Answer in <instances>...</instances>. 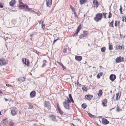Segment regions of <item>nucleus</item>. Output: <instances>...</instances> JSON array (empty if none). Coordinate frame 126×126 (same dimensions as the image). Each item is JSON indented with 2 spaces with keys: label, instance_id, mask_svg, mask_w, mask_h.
<instances>
[{
  "label": "nucleus",
  "instance_id": "nucleus-32",
  "mask_svg": "<svg viewBox=\"0 0 126 126\" xmlns=\"http://www.w3.org/2000/svg\"><path fill=\"white\" fill-rule=\"evenodd\" d=\"M82 107L84 109H85L86 107V105L84 103L82 105Z\"/></svg>",
  "mask_w": 126,
  "mask_h": 126
},
{
  "label": "nucleus",
  "instance_id": "nucleus-27",
  "mask_svg": "<svg viewBox=\"0 0 126 126\" xmlns=\"http://www.w3.org/2000/svg\"><path fill=\"white\" fill-rule=\"evenodd\" d=\"M88 114L89 116L91 118H94V117H95V116L94 115L90 113H88Z\"/></svg>",
  "mask_w": 126,
  "mask_h": 126
},
{
  "label": "nucleus",
  "instance_id": "nucleus-50",
  "mask_svg": "<svg viewBox=\"0 0 126 126\" xmlns=\"http://www.w3.org/2000/svg\"><path fill=\"white\" fill-rule=\"evenodd\" d=\"M19 2L20 3V4H21V3L22 4L23 3L22 2L21 0H19Z\"/></svg>",
  "mask_w": 126,
  "mask_h": 126
},
{
  "label": "nucleus",
  "instance_id": "nucleus-14",
  "mask_svg": "<svg viewBox=\"0 0 126 126\" xmlns=\"http://www.w3.org/2000/svg\"><path fill=\"white\" fill-rule=\"evenodd\" d=\"M6 63L5 60L4 59L0 60V65H4Z\"/></svg>",
  "mask_w": 126,
  "mask_h": 126
},
{
  "label": "nucleus",
  "instance_id": "nucleus-56",
  "mask_svg": "<svg viewBox=\"0 0 126 126\" xmlns=\"http://www.w3.org/2000/svg\"><path fill=\"white\" fill-rule=\"evenodd\" d=\"M33 34H31L30 35V36L31 37H33Z\"/></svg>",
  "mask_w": 126,
  "mask_h": 126
},
{
  "label": "nucleus",
  "instance_id": "nucleus-55",
  "mask_svg": "<svg viewBox=\"0 0 126 126\" xmlns=\"http://www.w3.org/2000/svg\"><path fill=\"white\" fill-rule=\"evenodd\" d=\"M6 86H11V85L9 84H6Z\"/></svg>",
  "mask_w": 126,
  "mask_h": 126
},
{
  "label": "nucleus",
  "instance_id": "nucleus-21",
  "mask_svg": "<svg viewBox=\"0 0 126 126\" xmlns=\"http://www.w3.org/2000/svg\"><path fill=\"white\" fill-rule=\"evenodd\" d=\"M69 98L70 99V100L71 102V101L72 103H74V100H73V99L72 98V97L71 94H69Z\"/></svg>",
  "mask_w": 126,
  "mask_h": 126
},
{
  "label": "nucleus",
  "instance_id": "nucleus-63",
  "mask_svg": "<svg viewBox=\"0 0 126 126\" xmlns=\"http://www.w3.org/2000/svg\"><path fill=\"white\" fill-rule=\"evenodd\" d=\"M120 14H123L122 12V11H120Z\"/></svg>",
  "mask_w": 126,
  "mask_h": 126
},
{
  "label": "nucleus",
  "instance_id": "nucleus-11",
  "mask_svg": "<svg viewBox=\"0 0 126 126\" xmlns=\"http://www.w3.org/2000/svg\"><path fill=\"white\" fill-rule=\"evenodd\" d=\"M47 7H50L52 3V1L51 0H47Z\"/></svg>",
  "mask_w": 126,
  "mask_h": 126
},
{
  "label": "nucleus",
  "instance_id": "nucleus-22",
  "mask_svg": "<svg viewBox=\"0 0 126 126\" xmlns=\"http://www.w3.org/2000/svg\"><path fill=\"white\" fill-rule=\"evenodd\" d=\"M102 91L101 90H100L99 92V93L97 94L98 96L100 97L102 94Z\"/></svg>",
  "mask_w": 126,
  "mask_h": 126
},
{
  "label": "nucleus",
  "instance_id": "nucleus-44",
  "mask_svg": "<svg viewBox=\"0 0 126 126\" xmlns=\"http://www.w3.org/2000/svg\"><path fill=\"white\" fill-rule=\"evenodd\" d=\"M97 78L98 79H99V78H100V75H99V74H98L97 75Z\"/></svg>",
  "mask_w": 126,
  "mask_h": 126
},
{
  "label": "nucleus",
  "instance_id": "nucleus-3",
  "mask_svg": "<svg viewBox=\"0 0 126 126\" xmlns=\"http://www.w3.org/2000/svg\"><path fill=\"white\" fill-rule=\"evenodd\" d=\"M123 59V57L122 58L121 56H119L116 59L115 62L116 63H119L121 62H123L124 61Z\"/></svg>",
  "mask_w": 126,
  "mask_h": 126
},
{
  "label": "nucleus",
  "instance_id": "nucleus-59",
  "mask_svg": "<svg viewBox=\"0 0 126 126\" xmlns=\"http://www.w3.org/2000/svg\"><path fill=\"white\" fill-rule=\"evenodd\" d=\"M75 15L76 16H77V14H76V12H74V13Z\"/></svg>",
  "mask_w": 126,
  "mask_h": 126
},
{
  "label": "nucleus",
  "instance_id": "nucleus-25",
  "mask_svg": "<svg viewBox=\"0 0 126 126\" xmlns=\"http://www.w3.org/2000/svg\"><path fill=\"white\" fill-rule=\"evenodd\" d=\"M47 62V61L46 60H44L43 61V64L42 65V67H43L46 66V62Z\"/></svg>",
  "mask_w": 126,
  "mask_h": 126
},
{
  "label": "nucleus",
  "instance_id": "nucleus-31",
  "mask_svg": "<svg viewBox=\"0 0 126 126\" xmlns=\"http://www.w3.org/2000/svg\"><path fill=\"white\" fill-rule=\"evenodd\" d=\"M109 49L110 50H112L113 49L112 46L110 45H109Z\"/></svg>",
  "mask_w": 126,
  "mask_h": 126
},
{
  "label": "nucleus",
  "instance_id": "nucleus-46",
  "mask_svg": "<svg viewBox=\"0 0 126 126\" xmlns=\"http://www.w3.org/2000/svg\"><path fill=\"white\" fill-rule=\"evenodd\" d=\"M34 52L36 53H37V54H38V53H39V52L37 51L36 50H34Z\"/></svg>",
  "mask_w": 126,
  "mask_h": 126
},
{
  "label": "nucleus",
  "instance_id": "nucleus-10",
  "mask_svg": "<svg viewBox=\"0 0 126 126\" xmlns=\"http://www.w3.org/2000/svg\"><path fill=\"white\" fill-rule=\"evenodd\" d=\"M116 78V76L115 75L111 74L110 76V79L112 81H113Z\"/></svg>",
  "mask_w": 126,
  "mask_h": 126
},
{
  "label": "nucleus",
  "instance_id": "nucleus-28",
  "mask_svg": "<svg viewBox=\"0 0 126 126\" xmlns=\"http://www.w3.org/2000/svg\"><path fill=\"white\" fill-rule=\"evenodd\" d=\"M14 123L12 121H10L9 122V126H14Z\"/></svg>",
  "mask_w": 126,
  "mask_h": 126
},
{
  "label": "nucleus",
  "instance_id": "nucleus-26",
  "mask_svg": "<svg viewBox=\"0 0 126 126\" xmlns=\"http://www.w3.org/2000/svg\"><path fill=\"white\" fill-rule=\"evenodd\" d=\"M101 50L102 52H104L106 50V48L105 47H103L101 48Z\"/></svg>",
  "mask_w": 126,
  "mask_h": 126
},
{
  "label": "nucleus",
  "instance_id": "nucleus-47",
  "mask_svg": "<svg viewBox=\"0 0 126 126\" xmlns=\"http://www.w3.org/2000/svg\"><path fill=\"white\" fill-rule=\"evenodd\" d=\"M66 51V49L65 48H64L63 50V52L64 53H65Z\"/></svg>",
  "mask_w": 126,
  "mask_h": 126
},
{
  "label": "nucleus",
  "instance_id": "nucleus-58",
  "mask_svg": "<svg viewBox=\"0 0 126 126\" xmlns=\"http://www.w3.org/2000/svg\"><path fill=\"white\" fill-rule=\"evenodd\" d=\"M3 94L2 92L0 91V94Z\"/></svg>",
  "mask_w": 126,
  "mask_h": 126
},
{
  "label": "nucleus",
  "instance_id": "nucleus-61",
  "mask_svg": "<svg viewBox=\"0 0 126 126\" xmlns=\"http://www.w3.org/2000/svg\"><path fill=\"white\" fill-rule=\"evenodd\" d=\"M92 77V75H90V76H89V77L90 78H91V77Z\"/></svg>",
  "mask_w": 126,
  "mask_h": 126
},
{
  "label": "nucleus",
  "instance_id": "nucleus-34",
  "mask_svg": "<svg viewBox=\"0 0 126 126\" xmlns=\"http://www.w3.org/2000/svg\"><path fill=\"white\" fill-rule=\"evenodd\" d=\"M33 106L31 104H29V109H31L33 108Z\"/></svg>",
  "mask_w": 126,
  "mask_h": 126
},
{
  "label": "nucleus",
  "instance_id": "nucleus-7",
  "mask_svg": "<svg viewBox=\"0 0 126 126\" xmlns=\"http://www.w3.org/2000/svg\"><path fill=\"white\" fill-rule=\"evenodd\" d=\"M23 63H24L25 64L27 65L28 66H29V63L28 60L25 58H23L22 60Z\"/></svg>",
  "mask_w": 126,
  "mask_h": 126
},
{
  "label": "nucleus",
  "instance_id": "nucleus-24",
  "mask_svg": "<svg viewBox=\"0 0 126 126\" xmlns=\"http://www.w3.org/2000/svg\"><path fill=\"white\" fill-rule=\"evenodd\" d=\"M86 37V35H84V34H81L79 37L80 39L82 38L83 37Z\"/></svg>",
  "mask_w": 126,
  "mask_h": 126
},
{
  "label": "nucleus",
  "instance_id": "nucleus-38",
  "mask_svg": "<svg viewBox=\"0 0 126 126\" xmlns=\"http://www.w3.org/2000/svg\"><path fill=\"white\" fill-rule=\"evenodd\" d=\"M82 89L84 91H86L87 89L86 87H83L82 88Z\"/></svg>",
  "mask_w": 126,
  "mask_h": 126
},
{
  "label": "nucleus",
  "instance_id": "nucleus-19",
  "mask_svg": "<svg viewBox=\"0 0 126 126\" xmlns=\"http://www.w3.org/2000/svg\"><path fill=\"white\" fill-rule=\"evenodd\" d=\"M35 92L34 91H32L30 94V96L31 97H33L35 95Z\"/></svg>",
  "mask_w": 126,
  "mask_h": 126
},
{
  "label": "nucleus",
  "instance_id": "nucleus-13",
  "mask_svg": "<svg viewBox=\"0 0 126 126\" xmlns=\"http://www.w3.org/2000/svg\"><path fill=\"white\" fill-rule=\"evenodd\" d=\"M25 80V78L23 77H20L19 78L18 80L19 82H21Z\"/></svg>",
  "mask_w": 126,
  "mask_h": 126
},
{
  "label": "nucleus",
  "instance_id": "nucleus-60",
  "mask_svg": "<svg viewBox=\"0 0 126 126\" xmlns=\"http://www.w3.org/2000/svg\"><path fill=\"white\" fill-rule=\"evenodd\" d=\"M4 99H5V101H7L8 100V99H7L6 98H4Z\"/></svg>",
  "mask_w": 126,
  "mask_h": 126
},
{
  "label": "nucleus",
  "instance_id": "nucleus-53",
  "mask_svg": "<svg viewBox=\"0 0 126 126\" xmlns=\"http://www.w3.org/2000/svg\"><path fill=\"white\" fill-rule=\"evenodd\" d=\"M100 76H102L103 75V73L102 72H100V73H99Z\"/></svg>",
  "mask_w": 126,
  "mask_h": 126
},
{
  "label": "nucleus",
  "instance_id": "nucleus-30",
  "mask_svg": "<svg viewBox=\"0 0 126 126\" xmlns=\"http://www.w3.org/2000/svg\"><path fill=\"white\" fill-rule=\"evenodd\" d=\"M119 23L120 22L118 21L117 22L116 21L115 23V26H117V25H119Z\"/></svg>",
  "mask_w": 126,
  "mask_h": 126
},
{
  "label": "nucleus",
  "instance_id": "nucleus-35",
  "mask_svg": "<svg viewBox=\"0 0 126 126\" xmlns=\"http://www.w3.org/2000/svg\"><path fill=\"white\" fill-rule=\"evenodd\" d=\"M67 99H65L64 101H67V102L70 103L71 101L69 99V98L68 97H67Z\"/></svg>",
  "mask_w": 126,
  "mask_h": 126
},
{
  "label": "nucleus",
  "instance_id": "nucleus-9",
  "mask_svg": "<svg viewBox=\"0 0 126 126\" xmlns=\"http://www.w3.org/2000/svg\"><path fill=\"white\" fill-rule=\"evenodd\" d=\"M45 106L48 108L49 110H50V106L49 103L48 101H45Z\"/></svg>",
  "mask_w": 126,
  "mask_h": 126
},
{
  "label": "nucleus",
  "instance_id": "nucleus-51",
  "mask_svg": "<svg viewBox=\"0 0 126 126\" xmlns=\"http://www.w3.org/2000/svg\"><path fill=\"white\" fill-rule=\"evenodd\" d=\"M122 8L121 7V6H120V11H122Z\"/></svg>",
  "mask_w": 126,
  "mask_h": 126
},
{
  "label": "nucleus",
  "instance_id": "nucleus-29",
  "mask_svg": "<svg viewBox=\"0 0 126 126\" xmlns=\"http://www.w3.org/2000/svg\"><path fill=\"white\" fill-rule=\"evenodd\" d=\"M81 25L80 24L78 26V27L77 29V30L78 31H78H79V30L81 29Z\"/></svg>",
  "mask_w": 126,
  "mask_h": 126
},
{
  "label": "nucleus",
  "instance_id": "nucleus-42",
  "mask_svg": "<svg viewBox=\"0 0 126 126\" xmlns=\"http://www.w3.org/2000/svg\"><path fill=\"white\" fill-rule=\"evenodd\" d=\"M107 14V13H103L104 18H106V15Z\"/></svg>",
  "mask_w": 126,
  "mask_h": 126
},
{
  "label": "nucleus",
  "instance_id": "nucleus-6",
  "mask_svg": "<svg viewBox=\"0 0 126 126\" xmlns=\"http://www.w3.org/2000/svg\"><path fill=\"white\" fill-rule=\"evenodd\" d=\"M93 96L92 95L88 94L85 95L84 97V99L85 100H91L93 98Z\"/></svg>",
  "mask_w": 126,
  "mask_h": 126
},
{
  "label": "nucleus",
  "instance_id": "nucleus-17",
  "mask_svg": "<svg viewBox=\"0 0 126 126\" xmlns=\"http://www.w3.org/2000/svg\"><path fill=\"white\" fill-rule=\"evenodd\" d=\"M15 3V0H12L10 2L9 4L11 6L13 7L14 6Z\"/></svg>",
  "mask_w": 126,
  "mask_h": 126
},
{
  "label": "nucleus",
  "instance_id": "nucleus-48",
  "mask_svg": "<svg viewBox=\"0 0 126 126\" xmlns=\"http://www.w3.org/2000/svg\"><path fill=\"white\" fill-rule=\"evenodd\" d=\"M42 27L43 29H44L45 28V26L44 24H42Z\"/></svg>",
  "mask_w": 126,
  "mask_h": 126
},
{
  "label": "nucleus",
  "instance_id": "nucleus-54",
  "mask_svg": "<svg viewBox=\"0 0 126 126\" xmlns=\"http://www.w3.org/2000/svg\"><path fill=\"white\" fill-rule=\"evenodd\" d=\"M59 39H57L56 40H54V42L53 43H54L56 41H57L58 40H59Z\"/></svg>",
  "mask_w": 126,
  "mask_h": 126
},
{
  "label": "nucleus",
  "instance_id": "nucleus-5",
  "mask_svg": "<svg viewBox=\"0 0 126 126\" xmlns=\"http://www.w3.org/2000/svg\"><path fill=\"white\" fill-rule=\"evenodd\" d=\"M11 109V113L13 116H14L17 114V111L16 110L15 108L13 107Z\"/></svg>",
  "mask_w": 126,
  "mask_h": 126
},
{
  "label": "nucleus",
  "instance_id": "nucleus-8",
  "mask_svg": "<svg viewBox=\"0 0 126 126\" xmlns=\"http://www.w3.org/2000/svg\"><path fill=\"white\" fill-rule=\"evenodd\" d=\"M102 124L104 125H107L109 123V121L105 118L102 119Z\"/></svg>",
  "mask_w": 126,
  "mask_h": 126
},
{
  "label": "nucleus",
  "instance_id": "nucleus-45",
  "mask_svg": "<svg viewBox=\"0 0 126 126\" xmlns=\"http://www.w3.org/2000/svg\"><path fill=\"white\" fill-rule=\"evenodd\" d=\"M122 46H118V48L119 49H122Z\"/></svg>",
  "mask_w": 126,
  "mask_h": 126
},
{
  "label": "nucleus",
  "instance_id": "nucleus-33",
  "mask_svg": "<svg viewBox=\"0 0 126 126\" xmlns=\"http://www.w3.org/2000/svg\"><path fill=\"white\" fill-rule=\"evenodd\" d=\"M119 93L116 94V100H117L120 97V96H119V97H118V96H119Z\"/></svg>",
  "mask_w": 126,
  "mask_h": 126
},
{
  "label": "nucleus",
  "instance_id": "nucleus-4",
  "mask_svg": "<svg viewBox=\"0 0 126 126\" xmlns=\"http://www.w3.org/2000/svg\"><path fill=\"white\" fill-rule=\"evenodd\" d=\"M67 101H64V102H63V104L65 108L69 110V104L70 103L67 102Z\"/></svg>",
  "mask_w": 126,
  "mask_h": 126
},
{
  "label": "nucleus",
  "instance_id": "nucleus-12",
  "mask_svg": "<svg viewBox=\"0 0 126 126\" xmlns=\"http://www.w3.org/2000/svg\"><path fill=\"white\" fill-rule=\"evenodd\" d=\"M75 59L79 61H80L82 59V57L79 56H76L75 57Z\"/></svg>",
  "mask_w": 126,
  "mask_h": 126
},
{
  "label": "nucleus",
  "instance_id": "nucleus-16",
  "mask_svg": "<svg viewBox=\"0 0 126 126\" xmlns=\"http://www.w3.org/2000/svg\"><path fill=\"white\" fill-rule=\"evenodd\" d=\"M93 3L94 6H95V7L96 8L98 7V1L94 0L93 1Z\"/></svg>",
  "mask_w": 126,
  "mask_h": 126
},
{
  "label": "nucleus",
  "instance_id": "nucleus-37",
  "mask_svg": "<svg viewBox=\"0 0 126 126\" xmlns=\"http://www.w3.org/2000/svg\"><path fill=\"white\" fill-rule=\"evenodd\" d=\"M83 33L84 35H86V36L88 34V32L87 31H84Z\"/></svg>",
  "mask_w": 126,
  "mask_h": 126
},
{
  "label": "nucleus",
  "instance_id": "nucleus-62",
  "mask_svg": "<svg viewBox=\"0 0 126 126\" xmlns=\"http://www.w3.org/2000/svg\"><path fill=\"white\" fill-rule=\"evenodd\" d=\"M122 21L123 22L124 21V19L123 17V19H122Z\"/></svg>",
  "mask_w": 126,
  "mask_h": 126
},
{
  "label": "nucleus",
  "instance_id": "nucleus-41",
  "mask_svg": "<svg viewBox=\"0 0 126 126\" xmlns=\"http://www.w3.org/2000/svg\"><path fill=\"white\" fill-rule=\"evenodd\" d=\"M112 16V14L110 12H109V15L108 16V18H110Z\"/></svg>",
  "mask_w": 126,
  "mask_h": 126
},
{
  "label": "nucleus",
  "instance_id": "nucleus-2",
  "mask_svg": "<svg viewBox=\"0 0 126 126\" xmlns=\"http://www.w3.org/2000/svg\"><path fill=\"white\" fill-rule=\"evenodd\" d=\"M102 16V14L99 13L96 15L95 17L94 18V19L96 22H98L101 20Z\"/></svg>",
  "mask_w": 126,
  "mask_h": 126
},
{
  "label": "nucleus",
  "instance_id": "nucleus-39",
  "mask_svg": "<svg viewBox=\"0 0 126 126\" xmlns=\"http://www.w3.org/2000/svg\"><path fill=\"white\" fill-rule=\"evenodd\" d=\"M116 109L117 111H121L122 110V109H120L118 107L116 108Z\"/></svg>",
  "mask_w": 126,
  "mask_h": 126
},
{
  "label": "nucleus",
  "instance_id": "nucleus-20",
  "mask_svg": "<svg viewBox=\"0 0 126 126\" xmlns=\"http://www.w3.org/2000/svg\"><path fill=\"white\" fill-rule=\"evenodd\" d=\"M57 108L58 110V111L59 113L61 115L63 114V111H62L60 109V107H58Z\"/></svg>",
  "mask_w": 126,
  "mask_h": 126
},
{
  "label": "nucleus",
  "instance_id": "nucleus-40",
  "mask_svg": "<svg viewBox=\"0 0 126 126\" xmlns=\"http://www.w3.org/2000/svg\"><path fill=\"white\" fill-rule=\"evenodd\" d=\"M61 65L62 67L63 70H64L66 68V67L65 66H64L63 64H61Z\"/></svg>",
  "mask_w": 126,
  "mask_h": 126
},
{
  "label": "nucleus",
  "instance_id": "nucleus-1",
  "mask_svg": "<svg viewBox=\"0 0 126 126\" xmlns=\"http://www.w3.org/2000/svg\"><path fill=\"white\" fill-rule=\"evenodd\" d=\"M18 8L19 9H23L24 11H32V9L30 8L27 5H20L18 6Z\"/></svg>",
  "mask_w": 126,
  "mask_h": 126
},
{
  "label": "nucleus",
  "instance_id": "nucleus-64",
  "mask_svg": "<svg viewBox=\"0 0 126 126\" xmlns=\"http://www.w3.org/2000/svg\"><path fill=\"white\" fill-rule=\"evenodd\" d=\"M125 22H126V17H125Z\"/></svg>",
  "mask_w": 126,
  "mask_h": 126
},
{
  "label": "nucleus",
  "instance_id": "nucleus-15",
  "mask_svg": "<svg viewBox=\"0 0 126 126\" xmlns=\"http://www.w3.org/2000/svg\"><path fill=\"white\" fill-rule=\"evenodd\" d=\"M102 104L103 106H106V105H105L107 103V100L106 99H105L102 101Z\"/></svg>",
  "mask_w": 126,
  "mask_h": 126
},
{
  "label": "nucleus",
  "instance_id": "nucleus-57",
  "mask_svg": "<svg viewBox=\"0 0 126 126\" xmlns=\"http://www.w3.org/2000/svg\"><path fill=\"white\" fill-rule=\"evenodd\" d=\"M33 126H38L36 124H35L33 125Z\"/></svg>",
  "mask_w": 126,
  "mask_h": 126
},
{
  "label": "nucleus",
  "instance_id": "nucleus-36",
  "mask_svg": "<svg viewBox=\"0 0 126 126\" xmlns=\"http://www.w3.org/2000/svg\"><path fill=\"white\" fill-rule=\"evenodd\" d=\"M111 23H110V24H109V26L110 27L111 25V27H113V23L114 22L113 21H112L111 22Z\"/></svg>",
  "mask_w": 126,
  "mask_h": 126
},
{
  "label": "nucleus",
  "instance_id": "nucleus-52",
  "mask_svg": "<svg viewBox=\"0 0 126 126\" xmlns=\"http://www.w3.org/2000/svg\"><path fill=\"white\" fill-rule=\"evenodd\" d=\"M39 23L41 24H42L43 23V21H42V20H41L39 22Z\"/></svg>",
  "mask_w": 126,
  "mask_h": 126
},
{
  "label": "nucleus",
  "instance_id": "nucleus-49",
  "mask_svg": "<svg viewBox=\"0 0 126 126\" xmlns=\"http://www.w3.org/2000/svg\"><path fill=\"white\" fill-rule=\"evenodd\" d=\"M3 7V6L2 4L1 3H0V7L1 8H2Z\"/></svg>",
  "mask_w": 126,
  "mask_h": 126
},
{
  "label": "nucleus",
  "instance_id": "nucleus-23",
  "mask_svg": "<svg viewBox=\"0 0 126 126\" xmlns=\"http://www.w3.org/2000/svg\"><path fill=\"white\" fill-rule=\"evenodd\" d=\"M50 117H52V120L54 122H56V120L55 118V116H54L53 115H52L51 116H50Z\"/></svg>",
  "mask_w": 126,
  "mask_h": 126
},
{
  "label": "nucleus",
  "instance_id": "nucleus-43",
  "mask_svg": "<svg viewBox=\"0 0 126 126\" xmlns=\"http://www.w3.org/2000/svg\"><path fill=\"white\" fill-rule=\"evenodd\" d=\"M79 32V31L78 30V31L77 30V31L75 33L74 35H77L78 34Z\"/></svg>",
  "mask_w": 126,
  "mask_h": 126
},
{
  "label": "nucleus",
  "instance_id": "nucleus-18",
  "mask_svg": "<svg viewBox=\"0 0 126 126\" xmlns=\"http://www.w3.org/2000/svg\"><path fill=\"white\" fill-rule=\"evenodd\" d=\"M87 0H80L79 2L80 5H82L85 3L87 1Z\"/></svg>",
  "mask_w": 126,
  "mask_h": 126
}]
</instances>
